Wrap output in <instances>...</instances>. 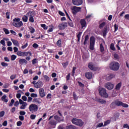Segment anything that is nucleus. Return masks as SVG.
I'll return each mask as SVG.
<instances>
[{
	"label": "nucleus",
	"instance_id": "473e14b6",
	"mask_svg": "<svg viewBox=\"0 0 129 129\" xmlns=\"http://www.w3.org/2000/svg\"><path fill=\"white\" fill-rule=\"evenodd\" d=\"M43 77L46 82H49V81H50V78L48 76L45 75L43 76Z\"/></svg>",
	"mask_w": 129,
	"mask_h": 129
},
{
	"label": "nucleus",
	"instance_id": "c85d7f7f",
	"mask_svg": "<svg viewBox=\"0 0 129 129\" xmlns=\"http://www.w3.org/2000/svg\"><path fill=\"white\" fill-rule=\"evenodd\" d=\"M120 87H121V83H119L115 86L116 90H119Z\"/></svg>",
	"mask_w": 129,
	"mask_h": 129
},
{
	"label": "nucleus",
	"instance_id": "1a4fd4ad",
	"mask_svg": "<svg viewBox=\"0 0 129 129\" xmlns=\"http://www.w3.org/2000/svg\"><path fill=\"white\" fill-rule=\"evenodd\" d=\"M105 88L108 89V90H111V89H113V87H114V85L110 82H107L105 84Z\"/></svg>",
	"mask_w": 129,
	"mask_h": 129
},
{
	"label": "nucleus",
	"instance_id": "9b49d317",
	"mask_svg": "<svg viewBox=\"0 0 129 129\" xmlns=\"http://www.w3.org/2000/svg\"><path fill=\"white\" fill-rule=\"evenodd\" d=\"M27 16L29 17V22H31V23H34V16H33V12L29 11L27 13Z\"/></svg>",
	"mask_w": 129,
	"mask_h": 129
},
{
	"label": "nucleus",
	"instance_id": "2eb2a0df",
	"mask_svg": "<svg viewBox=\"0 0 129 129\" xmlns=\"http://www.w3.org/2000/svg\"><path fill=\"white\" fill-rule=\"evenodd\" d=\"M88 68L91 70H93V71H96L97 70V67H95L94 64H93V63L90 62L88 64Z\"/></svg>",
	"mask_w": 129,
	"mask_h": 129
},
{
	"label": "nucleus",
	"instance_id": "680f3d73",
	"mask_svg": "<svg viewBox=\"0 0 129 129\" xmlns=\"http://www.w3.org/2000/svg\"><path fill=\"white\" fill-rule=\"evenodd\" d=\"M10 12H8L6 13V18L7 19H10Z\"/></svg>",
	"mask_w": 129,
	"mask_h": 129
},
{
	"label": "nucleus",
	"instance_id": "7ed1b4c3",
	"mask_svg": "<svg viewBox=\"0 0 129 129\" xmlns=\"http://www.w3.org/2000/svg\"><path fill=\"white\" fill-rule=\"evenodd\" d=\"M72 122L76 125H79V126H82L84 124V122L82 120L75 118L72 119Z\"/></svg>",
	"mask_w": 129,
	"mask_h": 129
},
{
	"label": "nucleus",
	"instance_id": "bf43d9fd",
	"mask_svg": "<svg viewBox=\"0 0 129 129\" xmlns=\"http://www.w3.org/2000/svg\"><path fill=\"white\" fill-rule=\"evenodd\" d=\"M33 65H35V64H37V59L36 58H34L32 60Z\"/></svg>",
	"mask_w": 129,
	"mask_h": 129
},
{
	"label": "nucleus",
	"instance_id": "ea45409f",
	"mask_svg": "<svg viewBox=\"0 0 129 129\" xmlns=\"http://www.w3.org/2000/svg\"><path fill=\"white\" fill-rule=\"evenodd\" d=\"M4 32H5L6 35H9L10 34V31H9V29L6 28L3 29Z\"/></svg>",
	"mask_w": 129,
	"mask_h": 129
},
{
	"label": "nucleus",
	"instance_id": "37998d69",
	"mask_svg": "<svg viewBox=\"0 0 129 129\" xmlns=\"http://www.w3.org/2000/svg\"><path fill=\"white\" fill-rule=\"evenodd\" d=\"M105 26V22H102V23H101L99 25V28L100 29H102V28H103V27H104Z\"/></svg>",
	"mask_w": 129,
	"mask_h": 129
},
{
	"label": "nucleus",
	"instance_id": "7c9ffc66",
	"mask_svg": "<svg viewBox=\"0 0 129 129\" xmlns=\"http://www.w3.org/2000/svg\"><path fill=\"white\" fill-rule=\"evenodd\" d=\"M22 21L23 22H24V23H27V22H28V16L24 15L22 17Z\"/></svg>",
	"mask_w": 129,
	"mask_h": 129
},
{
	"label": "nucleus",
	"instance_id": "3c124183",
	"mask_svg": "<svg viewBox=\"0 0 129 129\" xmlns=\"http://www.w3.org/2000/svg\"><path fill=\"white\" fill-rule=\"evenodd\" d=\"M4 115H5V111H2L0 112V117H4Z\"/></svg>",
	"mask_w": 129,
	"mask_h": 129
},
{
	"label": "nucleus",
	"instance_id": "5701e85b",
	"mask_svg": "<svg viewBox=\"0 0 129 129\" xmlns=\"http://www.w3.org/2000/svg\"><path fill=\"white\" fill-rule=\"evenodd\" d=\"M107 32V27H104V28L102 31V33L104 37H106Z\"/></svg>",
	"mask_w": 129,
	"mask_h": 129
},
{
	"label": "nucleus",
	"instance_id": "f257e3e1",
	"mask_svg": "<svg viewBox=\"0 0 129 129\" xmlns=\"http://www.w3.org/2000/svg\"><path fill=\"white\" fill-rule=\"evenodd\" d=\"M120 64L116 61L111 62L109 64V68L111 70L113 71H117L119 69Z\"/></svg>",
	"mask_w": 129,
	"mask_h": 129
},
{
	"label": "nucleus",
	"instance_id": "bb28decb",
	"mask_svg": "<svg viewBox=\"0 0 129 129\" xmlns=\"http://www.w3.org/2000/svg\"><path fill=\"white\" fill-rule=\"evenodd\" d=\"M29 54V56H32V53L30 51L27 52H23V57H26V56H28V54Z\"/></svg>",
	"mask_w": 129,
	"mask_h": 129
},
{
	"label": "nucleus",
	"instance_id": "c756f323",
	"mask_svg": "<svg viewBox=\"0 0 129 129\" xmlns=\"http://www.w3.org/2000/svg\"><path fill=\"white\" fill-rule=\"evenodd\" d=\"M66 129H76V127L73 125H70L66 126Z\"/></svg>",
	"mask_w": 129,
	"mask_h": 129
},
{
	"label": "nucleus",
	"instance_id": "0e129e2a",
	"mask_svg": "<svg viewBox=\"0 0 129 129\" xmlns=\"http://www.w3.org/2000/svg\"><path fill=\"white\" fill-rule=\"evenodd\" d=\"M9 86H10L9 84H5L3 85V88H9Z\"/></svg>",
	"mask_w": 129,
	"mask_h": 129
},
{
	"label": "nucleus",
	"instance_id": "79ce46f5",
	"mask_svg": "<svg viewBox=\"0 0 129 129\" xmlns=\"http://www.w3.org/2000/svg\"><path fill=\"white\" fill-rule=\"evenodd\" d=\"M11 58L12 61H14V60H16V59H17V55L13 54L12 55H11Z\"/></svg>",
	"mask_w": 129,
	"mask_h": 129
},
{
	"label": "nucleus",
	"instance_id": "aec40b11",
	"mask_svg": "<svg viewBox=\"0 0 129 129\" xmlns=\"http://www.w3.org/2000/svg\"><path fill=\"white\" fill-rule=\"evenodd\" d=\"M80 24L82 26V29H83L84 27H86V21L84 19H82L80 21Z\"/></svg>",
	"mask_w": 129,
	"mask_h": 129
},
{
	"label": "nucleus",
	"instance_id": "a18cd8bd",
	"mask_svg": "<svg viewBox=\"0 0 129 129\" xmlns=\"http://www.w3.org/2000/svg\"><path fill=\"white\" fill-rule=\"evenodd\" d=\"M103 123L101 122V123H99L97 125H96V127H101L102 126H103Z\"/></svg>",
	"mask_w": 129,
	"mask_h": 129
},
{
	"label": "nucleus",
	"instance_id": "09e8293b",
	"mask_svg": "<svg viewBox=\"0 0 129 129\" xmlns=\"http://www.w3.org/2000/svg\"><path fill=\"white\" fill-rule=\"evenodd\" d=\"M30 33L31 34H34L35 33V29L33 27H31L30 28Z\"/></svg>",
	"mask_w": 129,
	"mask_h": 129
},
{
	"label": "nucleus",
	"instance_id": "69168bd1",
	"mask_svg": "<svg viewBox=\"0 0 129 129\" xmlns=\"http://www.w3.org/2000/svg\"><path fill=\"white\" fill-rule=\"evenodd\" d=\"M114 58H115V59H118L119 56H118V54L115 53L114 54Z\"/></svg>",
	"mask_w": 129,
	"mask_h": 129
},
{
	"label": "nucleus",
	"instance_id": "b1692460",
	"mask_svg": "<svg viewBox=\"0 0 129 129\" xmlns=\"http://www.w3.org/2000/svg\"><path fill=\"white\" fill-rule=\"evenodd\" d=\"M13 44L14 45V46H17V47H19V41L17 40H16L13 38L11 39Z\"/></svg>",
	"mask_w": 129,
	"mask_h": 129
},
{
	"label": "nucleus",
	"instance_id": "774afa93",
	"mask_svg": "<svg viewBox=\"0 0 129 129\" xmlns=\"http://www.w3.org/2000/svg\"><path fill=\"white\" fill-rule=\"evenodd\" d=\"M125 20H129V14H126L124 16Z\"/></svg>",
	"mask_w": 129,
	"mask_h": 129
},
{
	"label": "nucleus",
	"instance_id": "a211bd4d",
	"mask_svg": "<svg viewBox=\"0 0 129 129\" xmlns=\"http://www.w3.org/2000/svg\"><path fill=\"white\" fill-rule=\"evenodd\" d=\"M115 77V75L113 74H110L109 75V76H107L106 78V80H107V81H109V80H111L112 78H114Z\"/></svg>",
	"mask_w": 129,
	"mask_h": 129
},
{
	"label": "nucleus",
	"instance_id": "8fccbe9b",
	"mask_svg": "<svg viewBox=\"0 0 129 129\" xmlns=\"http://www.w3.org/2000/svg\"><path fill=\"white\" fill-rule=\"evenodd\" d=\"M16 77L17 76L16 75H12L10 77V79H11V80H14V79H15Z\"/></svg>",
	"mask_w": 129,
	"mask_h": 129
},
{
	"label": "nucleus",
	"instance_id": "a19ab883",
	"mask_svg": "<svg viewBox=\"0 0 129 129\" xmlns=\"http://www.w3.org/2000/svg\"><path fill=\"white\" fill-rule=\"evenodd\" d=\"M68 64H69V63L68 62V61H67L66 62H63L62 63V65L63 66V68H66L67 67V66H68Z\"/></svg>",
	"mask_w": 129,
	"mask_h": 129
},
{
	"label": "nucleus",
	"instance_id": "e433bc0d",
	"mask_svg": "<svg viewBox=\"0 0 129 129\" xmlns=\"http://www.w3.org/2000/svg\"><path fill=\"white\" fill-rule=\"evenodd\" d=\"M110 48L112 51H115V47H114V44L113 43L110 44Z\"/></svg>",
	"mask_w": 129,
	"mask_h": 129
},
{
	"label": "nucleus",
	"instance_id": "6e6d98bb",
	"mask_svg": "<svg viewBox=\"0 0 129 129\" xmlns=\"http://www.w3.org/2000/svg\"><path fill=\"white\" fill-rule=\"evenodd\" d=\"M30 95H31V97H38V94H35V93H31Z\"/></svg>",
	"mask_w": 129,
	"mask_h": 129
},
{
	"label": "nucleus",
	"instance_id": "de8ad7c7",
	"mask_svg": "<svg viewBox=\"0 0 129 129\" xmlns=\"http://www.w3.org/2000/svg\"><path fill=\"white\" fill-rule=\"evenodd\" d=\"M1 65H2V66H3V67H6V66H9V64H8V63L5 62H2V63H1Z\"/></svg>",
	"mask_w": 129,
	"mask_h": 129
},
{
	"label": "nucleus",
	"instance_id": "20e7f679",
	"mask_svg": "<svg viewBox=\"0 0 129 129\" xmlns=\"http://www.w3.org/2000/svg\"><path fill=\"white\" fill-rule=\"evenodd\" d=\"M99 93L102 97H108V94L106 92V90L103 88L100 87L99 88Z\"/></svg>",
	"mask_w": 129,
	"mask_h": 129
},
{
	"label": "nucleus",
	"instance_id": "4468645a",
	"mask_svg": "<svg viewBox=\"0 0 129 129\" xmlns=\"http://www.w3.org/2000/svg\"><path fill=\"white\" fill-rule=\"evenodd\" d=\"M39 93L40 97H41L42 98H43V97H45V96H46V94L45 93V90L43 88H40L39 89Z\"/></svg>",
	"mask_w": 129,
	"mask_h": 129
},
{
	"label": "nucleus",
	"instance_id": "f03ea898",
	"mask_svg": "<svg viewBox=\"0 0 129 129\" xmlns=\"http://www.w3.org/2000/svg\"><path fill=\"white\" fill-rule=\"evenodd\" d=\"M21 19L20 18H14L13 20V25L16 28H21V27L24 26L23 24V21H20Z\"/></svg>",
	"mask_w": 129,
	"mask_h": 129
},
{
	"label": "nucleus",
	"instance_id": "423d86ee",
	"mask_svg": "<svg viewBox=\"0 0 129 129\" xmlns=\"http://www.w3.org/2000/svg\"><path fill=\"white\" fill-rule=\"evenodd\" d=\"M32 84H33L34 87L35 88H41L43 87V86L44 85L43 82L41 81H38L36 83V81H33L32 82Z\"/></svg>",
	"mask_w": 129,
	"mask_h": 129
},
{
	"label": "nucleus",
	"instance_id": "c9c22d12",
	"mask_svg": "<svg viewBox=\"0 0 129 129\" xmlns=\"http://www.w3.org/2000/svg\"><path fill=\"white\" fill-rule=\"evenodd\" d=\"M41 28H43L44 30H48V26H47L45 24H41Z\"/></svg>",
	"mask_w": 129,
	"mask_h": 129
},
{
	"label": "nucleus",
	"instance_id": "4d7b16f0",
	"mask_svg": "<svg viewBox=\"0 0 129 129\" xmlns=\"http://www.w3.org/2000/svg\"><path fill=\"white\" fill-rule=\"evenodd\" d=\"M23 122L21 121H19L17 122V126H21Z\"/></svg>",
	"mask_w": 129,
	"mask_h": 129
},
{
	"label": "nucleus",
	"instance_id": "49530a36",
	"mask_svg": "<svg viewBox=\"0 0 129 129\" xmlns=\"http://www.w3.org/2000/svg\"><path fill=\"white\" fill-rule=\"evenodd\" d=\"M0 44H2L3 46H6V41H5V40L2 39L0 41Z\"/></svg>",
	"mask_w": 129,
	"mask_h": 129
},
{
	"label": "nucleus",
	"instance_id": "338daca9",
	"mask_svg": "<svg viewBox=\"0 0 129 129\" xmlns=\"http://www.w3.org/2000/svg\"><path fill=\"white\" fill-rule=\"evenodd\" d=\"M22 98L24 101H27V97H26V96H23Z\"/></svg>",
	"mask_w": 129,
	"mask_h": 129
},
{
	"label": "nucleus",
	"instance_id": "ddd939ff",
	"mask_svg": "<svg viewBox=\"0 0 129 129\" xmlns=\"http://www.w3.org/2000/svg\"><path fill=\"white\" fill-rule=\"evenodd\" d=\"M67 27H68V25L67 24V23L66 22H63L62 23H61L58 25V28L59 30H64V29H66Z\"/></svg>",
	"mask_w": 129,
	"mask_h": 129
},
{
	"label": "nucleus",
	"instance_id": "6e6552de",
	"mask_svg": "<svg viewBox=\"0 0 129 129\" xmlns=\"http://www.w3.org/2000/svg\"><path fill=\"white\" fill-rule=\"evenodd\" d=\"M19 103L21 104V106L20 107V109H26V108L28 106V103L21 99H19Z\"/></svg>",
	"mask_w": 129,
	"mask_h": 129
},
{
	"label": "nucleus",
	"instance_id": "4be33fe9",
	"mask_svg": "<svg viewBox=\"0 0 129 129\" xmlns=\"http://www.w3.org/2000/svg\"><path fill=\"white\" fill-rule=\"evenodd\" d=\"M114 104L117 106H121V105H122V102L118 100H116L114 102Z\"/></svg>",
	"mask_w": 129,
	"mask_h": 129
},
{
	"label": "nucleus",
	"instance_id": "2f4dec72",
	"mask_svg": "<svg viewBox=\"0 0 129 129\" xmlns=\"http://www.w3.org/2000/svg\"><path fill=\"white\" fill-rule=\"evenodd\" d=\"M56 45L58 46V47H61L62 46V41H61V39L58 40L56 42Z\"/></svg>",
	"mask_w": 129,
	"mask_h": 129
},
{
	"label": "nucleus",
	"instance_id": "dca6fc26",
	"mask_svg": "<svg viewBox=\"0 0 129 129\" xmlns=\"http://www.w3.org/2000/svg\"><path fill=\"white\" fill-rule=\"evenodd\" d=\"M54 119H55L56 123L61 122V121H64V119L63 118L61 119V118L59 117L58 115L54 116Z\"/></svg>",
	"mask_w": 129,
	"mask_h": 129
},
{
	"label": "nucleus",
	"instance_id": "58836bf2",
	"mask_svg": "<svg viewBox=\"0 0 129 129\" xmlns=\"http://www.w3.org/2000/svg\"><path fill=\"white\" fill-rule=\"evenodd\" d=\"M110 123V120H107L104 122L103 126H106L108 124Z\"/></svg>",
	"mask_w": 129,
	"mask_h": 129
},
{
	"label": "nucleus",
	"instance_id": "f8f14e48",
	"mask_svg": "<svg viewBox=\"0 0 129 129\" xmlns=\"http://www.w3.org/2000/svg\"><path fill=\"white\" fill-rule=\"evenodd\" d=\"M72 3L74 6H81L83 4V0H72Z\"/></svg>",
	"mask_w": 129,
	"mask_h": 129
},
{
	"label": "nucleus",
	"instance_id": "e2e57ef3",
	"mask_svg": "<svg viewBox=\"0 0 129 129\" xmlns=\"http://www.w3.org/2000/svg\"><path fill=\"white\" fill-rule=\"evenodd\" d=\"M19 118L20 120H21V121H23L24 120V119H25V117H24V116H21V115H20L19 116Z\"/></svg>",
	"mask_w": 129,
	"mask_h": 129
},
{
	"label": "nucleus",
	"instance_id": "412c9836",
	"mask_svg": "<svg viewBox=\"0 0 129 129\" xmlns=\"http://www.w3.org/2000/svg\"><path fill=\"white\" fill-rule=\"evenodd\" d=\"M19 63L20 65H23V64H27V63H28V61L24 58H22L19 60Z\"/></svg>",
	"mask_w": 129,
	"mask_h": 129
},
{
	"label": "nucleus",
	"instance_id": "a878e982",
	"mask_svg": "<svg viewBox=\"0 0 129 129\" xmlns=\"http://www.w3.org/2000/svg\"><path fill=\"white\" fill-rule=\"evenodd\" d=\"M49 29L47 30V33H52L53 30H54V26L53 25H49Z\"/></svg>",
	"mask_w": 129,
	"mask_h": 129
},
{
	"label": "nucleus",
	"instance_id": "864d4df0",
	"mask_svg": "<svg viewBox=\"0 0 129 129\" xmlns=\"http://www.w3.org/2000/svg\"><path fill=\"white\" fill-rule=\"evenodd\" d=\"M19 114L21 116L25 115L26 114V112L24 111H20Z\"/></svg>",
	"mask_w": 129,
	"mask_h": 129
},
{
	"label": "nucleus",
	"instance_id": "cd10ccee",
	"mask_svg": "<svg viewBox=\"0 0 129 129\" xmlns=\"http://www.w3.org/2000/svg\"><path fill=\"white\" fill-rule=\"evenodd\" d=\"M97 101L98 102H99L100 103H101L102 104H104V103H106V101L102 99H98L97 100Z\"/></svg>",
	"mask_w": 129,
	"mask_h": 129
},
{
	"label": "nucleus",
	"instance_id": "4c0bfd02",
	"mask_svg": "<svg viewBox=\"0 0 129 129\" xmlns=\"http://www.w3.org/2000/svg\"><path fill=\"white\" fill-rule=\"evenodd\" d=\"M81 35H82V32H80L77 35L78 38V41L79 42L80 41V38H81Z\"/></svg>",
	"mask_w": 129,
	"mask_h": 129
},
{
	"label": "nucleus",
	"instance_id": "c03bdc74",
	"mask_svg": "<svg viewBox=\"0 0 129 129\" xmlns=\"http://www.w3.org/2000/svg\"><path fill=\"white\" fill-rule=\"evenodd\" d=\"M17 54L19 57H23V52H22V51H18L17 53Z\"/></svg>",
	"mask_w": 129,
	"mask_h": 129
},
{
	"label": "nucleus",
	"instance_id": "052dcab7",
	"mask_svg": "<svg viewBox=\"0 0 129 129\" xmlns=\"http://www.w3.org/2000/svg\"><path fill=\"white\" fill-rule=\"evenodd\" d=\"M114 31L115 32H116V31H117V30H118V25H116V24H115L114 25Z\"/></svg>",
	"mask_w": 129,
	"mask_h": 129
},
{
	"label": "nucleus",
	"instance_id": "5fc2aeb1",
	"mask_svg": "<svg viewBox=\"0 0 129 129\" xmlns=\"http://www.w3.org/2000/svg\"><path fill=\"white\" fill-rule=\"evenodd\" d=\"M121 106H122V107L127 108L128 107V105H127V104L122 103Z\"/></svg>",
	"mask_w": 129,
	"mask_h": 129
},
{
	"label": "nucleus",
	"instance_id": "72a5a7b5",
	"mask_svg": "<svg viewBox=\"0 0 129 129\" xmlns=\"http://www.w3.org/2000/svg\"><path fill=\"white\" fill-rule=\"evenodd\" d=\"M100 51L102 53H103V52H104V47H103V45H102V43L100 44Z\"/></svg>",
	"mask_w": 129,
	"mask_h": 129
},
{
	"label": "nucleus",
	"instance_id": "f704fd0d",
	"mask_svg": "<svg viewBox=\"0 0 129 129\" xmlns=\"http://www.w3.org/2000/svg\"><path fill=\"white\" fill-rule=\"evenodd\" d=\"M89 39V36L88 35H86L85 38V41L84 42V45H86L87 44V42L88 41V39Z\"/></svg>",
	"mask_w": 129,
	"mask_h": 129
},
{
	"label": "nucleus",
	"instance_id": "9d476101",
	"mask_svg": "<svg viewBox=\"0 0 129 129\" xmlns=\"http://www.w3.org/2000/svg\"><path fill=\"white\" fill-rule=\"evenodd\" d=\"M81 10V8L76 7V6H74L73 8H72V11L74 15H76V14L80 12Z\"/></svg>",
	"mask_w": 129,
	"mask_h": 129
},
{
	"label": "nucleus",
	"instance_id": "39448f33",
	"mask_svg": "<svg viewBox=\"0 0 129 129\" xmlns=\"http://www.w3.org/2000/svg\"><path fill=\"white\" fill-rule=\"evenodd\" d=\"M39 108V107H38V105L35 104H31L29 105V110L30 112H32V113L34 112H36V111H38V109Z\"/></svg>",
	"mask_w": 129,
	"mask_h": 129
},
{
	"label": "nucleus",
	"instance_id": "603ef678",
	"mask_svg": "<svg viewBox=\"0 0 129 129\" xmlns=\"http://www.w3.org/2000/svg\"><path fill=\"white\" fill-rule=\"evenodd\" d=\"M36 116L35 114H31L30 115V118H31V119L34 120V119H35V118H36Z\"/></svg>",
	"mask_w": 129,
	"mask_h": 129
},
{
	"label": "nucleus",
	"instance_id": "0eeeda50",
	"mask_svg": "<svg viewBox=\"0 0 129 129\" xmlns=\"http://www.w3.org/2000/svg\"><path fill=\"white\" fill-rule=\"evenodd\" d=\"M94 45H95V38L92 36L90 38V50H94Z\"/></svg>",
	"mask_w": 129,
	"mask_h": 129
},
{
	"label": "nucleus",
	"instance_id": "13d9d810",
	"mask_svg": "<svg viewBox=\"0 0 129 129\" xmlns=\"http://www.w3.org/2000/svg\"><path fill=\"white\" fill-rule=\"evenodd\" d=\"M28 45L29 44H28V42L26 43L25 45L22 46V47H21L22 49H26V48H27V47H28Z\"/></svg>",
	"mask_w": 129,
	"mask_h": 129
},
{
	"label": "nucleus",
	"instance_id": "f3484780",
	"mask_svg": "<svg viewBox=\"0 0 129 129\" xmlns=\"http://www.w3.org/2000/svg\"><path fill=\"white\" fill-rule=\"evenodd\" d=\"M49 124L52 125L53 126V128H54L55 126H56V124H57V121H56L55 120L51 119L49 121Z\"/></svg>",
	"mask_w": 129,
	"mask_h": 129
},
{
	"label": "nucleus",
	"instance_id": "393cba45",
	"mask_svg": "<svg viewBox=\"0 0 129 129\" xmlns=\"http://www.w3.org/2000/svg\"><path fill=\"white\" fill-rule=\"evenodd\" d=\"M1 100H2V101H3L4 102H6V103L9 101L8 99H7V95H4L2 97Z\"/></svg>",
	"mask_w": 129,
	"mask_h": 129
},
{
	"label": "nucleus",
	"instance_id": "6ab92c4d",
	"mask_svg": "<svg viewBox=\"0 0 129 129\" xmlns=\"http://www.w3.org/2000/svg\"><path fill=\"white\" fill-rule=\"evenodd\" d=\"M85 77L87 79H91L92 78V73L89 72L85 74Z\"/></svg>",
	"mask_w": 129,
	"mask_h": 129
}]
</instances>
